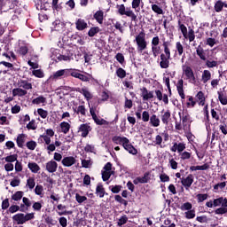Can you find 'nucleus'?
I'll use <instances>...</instances> for the list:
<instances>
[{
    "label": "nucleus",
    "mask_w": 227,
    "mask_h": 227,
    "mask_svg": "<svg viewBox=\"0 0 227 227\" xmlns=\"http://www.w3.org/2000/svg\"><path fill=\"white\" fill-rule=\"evenodd\" d=\"M204 122L206 127H210V114L208 112V105L204 106Z\"/></svg>",
    "instance_id": "nucleus-25"
},
{
    "label": "nucleus",
    "mask_w": 227,
    "mask_h": 227,
    "mask_svg": "<svg viewBox=\"0 0 227 227\" xmlns=\"http://www.w3.org/2000/svg\"><path fill=\"white\" fill-rule=\"evenodd\" d=\"M152 52L153 58H157L159 54H162V50L160 49V46H152Z\"/></svg>",
    "instance_id": "nucleus-47"
},
{
    "label": "nucleus",
    "mask_w": 227,
    "mask_h": 227,
    "mask_svg": "<svg viewBox=\"0 0 227 227\" xmlns=\"http://www.w3.org/2000/svg\"><path fill=\"white\" fill-rule=\"evenodd\" d=\"M35 194H37V196H41L42 198L43 196V186L36 185L35 189Z\"/></svg>",
    "instance_id": "nucleus-61"
},
{
    "label": "nucleus",
    "mask_w": 227,
    "mask_h": 227,
    "mask_svg": "<svg viewBox=\"0 0 227 227\" xmlns=\"http://www.w3.org/2000/svg\"><path fill=\"white\" fill-rule=\"evenodd\" d=\"M164 53L160 55V68H169V60L171 59V49H169V42L163 41L162 43Z\"/></svg>",
    "instance_id": "nucleus-1"
},
{
    "label": "nucleus",
    "mask_w": 227,
    "mask_h": 227,
    "mask_svg": "<svg viewBox=\"0 0 227 227\" xmlns=\"http://www.w3.org/2000/svg\"><path fill=\"white\" fill-rule=\"evenodd\" d=\"M70 123L67 122V121H62L60 123V129H61V132H63V134H68V132H70Z\"/></svg>",
    "instance_id": "nucleus-36"
},
{
    "label": "nucleus",
    "mask_w": 227,
    "mask_h": 227,
    "mask_svg": "<svg viewBox=\"0 0 227 227\" xmlns=\"http://www.w3.org/2000/svg\"><path fill=\"white\" fill-rule=\"evenodd\" d=\"M210 79H212V73H210L208 70H204L201 76V82L203 84H207Z\"/></svg>",
    "instance_id": "nucleus-27"
},
{
    "label": "nucleus",
    "mask_w": 227,
    "mask_h": 227,
    "mask_svg": "<svg viewBox=\"0 0 227 227\" xmlns=\"http://www.w3.org/2000/svg\"><path fill=\"white\" fill-rule=\"evenodd\" d=\"M183 72L191 84H196V76L194 75V71L190 66H183Z\"/></svg>",
    "instance_id": "nucleus-5"
},
{
    "label": "nucleus",
    "mask_w": 227,
    "mask_h": 227,
    "mask_svg": "<svg viewBox=\"0 0 227 227\" xmlns=\"http://www.w3.org/2000/svg\"><path fill=\"white\" fill-rule=\"evenodd\" d=\"M218 100L222 106H227V97L223 91H217Z\"/></svg>",
    "instance_id": "nucleus-33"
},
{
    "label": "nucleus",
    "mask_w": 227,
    "mask_h": 227,
    "mask_svg": "<svg viewBox=\"0 0 227 227\" xmlns=\"http://www.w3.org/2000/svg\"><path fill=\"white\" fill-rule=\"evenodd\" d=\"M22 201H23V204H20V212H24V208L26 207H27L26 210H27L29 207H31V200L28 198L23 197Z\"/></svg>",
    "instance_id": "nucleus-30"
},
{
    "label": "nucleus",
    "mask_w": 227,
    "mask_h": 227,
    "mask_svg": "<svg viewBox=\"0 0 227 227\" xmlns=\"http://www.w3.org/2000/svg\"><path fill=\"white\" fill-rule=\"evenodd\" d=\"M77 162V160L74 158V156H67L64 157L61 160L62 166L65 168H71V166H74Z\"/></svg>",
    "instance_id": "nucleus-8"
},
{
    "label": "nucleus",
    "mask_w": 227,
    "mask_h": 227,
    "mask_svg": "<svg viewBox=\"0 0 227 227\" xmlns=\"http://www.w3.org/2000/svg\"><path fill=\"white\" fill-rule=\"evenodd\" d=\"M113 143H129V138L121 136H114L112 138Z\"/></svg>",
    "instance_id": "nucleus-37"
},
{
    "label": "nucleus",
    "mask_w": 227,
    "mask_h": 227,
    "mask_svg": "<svg viewBox=\"0 0 227 227\" xmlns=\"http://www.w3.org/2000/svg\"><path fill=\"white\" fill-rule=\"evenodd\" d=\"M129 217L126 215H122L117 222V226L121 227L123 224H127Z\"/></svg>",
    "instance_id": "nucleus-50"
},
{
    "label": "nucleus",
    "mask_w": 227,
    "mask_h": 227,
    "mask_svg": "<svg viewBox=\"0 0 227 227\" xmlns=\"http://www.w3.org/2000/svg\"><path fill=\"white\" fill-rule=\"evenodd\" d=\"M37 114H39V116H41V118H43V120H45V118L49 116V112H47V110H44L43 108H38Z\"/></svg>",
    "instance_id": "nucleus-51"
},
{
    "label": "nucleus",
    "mask_w": 227,
    "mask_h": 227,
    "mask_svg": "<svg viewBox=\"0 0 227 227\" xmlns=\"http://www.w3.org/2000/svg\"><path fill=\"white\" fill-rule=\"evenodd\" d=\"M27 129L28 130H36V122L35 120H32L27 124Z\"/></svg>",
    "instance_id": "nucleus-60"
},
{
    "label": "nucleus",
    "mask_w": 227,
    "mask_h": 227,
    "mask_svg": "<svg viewBox=\"0 0 227 227\" xmlns=\"http://www.w3.org/2000/svg\"><path fill=\"white\" fill-rule=\"evenodd\" d=\"M96 194L99 196V198H104V196H106V189H104V185L102 184L97 185Z\"/></svg>",
    "instance_id": "nucleus-35"
},
{
    "label": "nucleus",
    "mask_w": 227,
    "mask_h": 227,
    "mask_svg": "<svg viewBox=\"0 0 227 227\" xmlns=\"http://www.w3.org/2000/svg\"><path fill=\"white\" fill-rule=\"evenodd\" d=\"M153 12H154V13H157V15H164V10H162V7L159 6L158 4H152L151 6Z\"/></svg>",
    "instance_id": "nucleus-41"
},
{
    "label": "nucleus",
    "mask_w": 227,
    "mask_h": 227,
    "mask_svg": "<svg viewBox=\"0 0 227 227\" xmlns=\"http://www.w3.org/2000/svg\"><path fill=\"white\" fill-rule=\"evenodd\" d=\"M75 27L77 31H84V29H88V22L84 19H78L75 21Z\"/></svg>",
    "instance_id": "nucleus-12"
},
{
    "label": "nucleus",
    "mask_w": 227,
    "mask_h": 227,
    "mask_svg": "<svg viewBox=\"0 0 227 227\" xmlns=\"http://www.w3.org/2000/svg\"><path fill=\"white\" fill-rule=\"evenodd\" d=\"M216 215H223V214H227V207H219L215 211Z\"/></svg>",
    "instance_id": "nucleus-64"
},
{
    "label": "nucleus",
    "mask_w": 227,
    "mask_h": 227,
    "mask_svg": "<svg viewBox=\"0 0 227 227\" xmlns=\"http://www.w3.org/2000/svg\"><path fill=\"white\" fill-rule=\"evenodd\" d=\"M176 90L179 97H181L182 100H185V93L184 92V80L180 79L176 83Z\"/></svg>",
    "instance_id": "nucleus-16"
},
{
    "label": "nucleus",
    "mask_w": 227,
    "mask_h": 227,
    "mask_svg": "<svg viewBox=\"0 0 227 227\" xmlns=\"http://www.w3.org/2000/svg\"><path fill=\"white\" fill-rule=\"evenodd\" d=\"M28 169H30L32 173H37L40 169V166H38V164L35 162L28 163Z\"/></svg>",
    "instance_id": "nucleus-48"
},
{
    "label": "nucleus",
    "mask_w": 227,
    "mask_h": 227,
    "mask_svg": "<svg viewBox=\"0 0 227 227\" xmlns=\"http://www.w3.org/2000/svg\"><path fill=\"white\" fill-rule=\"evenodd\" d=\"M51 137H54V130L48 129L45 133L41 136V139H43L44 143H51Z\"/></svg>",
    "instance_id": "nucleus-14"
},
{
    "label": "nucleus",
    "mask_w": 227,
    "mask_h": 227,
    "mask_svg": "<svg viewBox=\"0 0 227 227\" xmlns=\"http://www.w3.org/2000/svg\"><path fill=\"white\" fill-rule=\"evenodd\" d=\"M214 8L216 13H220V12L223 11V8H227V4H224L223 0H218L215 2Z\"/></svg>",
    "instance_id": "nucleus-24"
},
{
    "label": "nucleus",
    "mask_w": 227,
    "mask_h": 227,
    "mask_svg": "<svg viewBox=\"0 0 227 227\" xmlns=\"http://www.w3.org/2000/svg\"><path fill=\"white\" fill-rule=\"evenodd\" d=\"M148 174H145L142 177H137L133 180V184L137 185V184H148Z\"/></svg>",
    "instance_id": "nucleus-29"
},
{
    "label": "nucleus",
    "mask_w": 227,
    "mask_h": 227,
    "mask_svg": "<svg viewBox=\"0 0 227 227\" xmlns=\"http://www.w3.org/2000/svg\"><path fill=\"white\" fill-rule=\"evenodd\" d=\"M176 49L177 51L178 56H182V54H184V45H182V43L176 42Z\"/></svg>",
    "instance_id": "nucleus-53"
},
{
    "label": "nucleus",
    "mask_w": 227,
    "mask_h": 227,
    "mask_svg": "<svg viewBox=\"0 0 227 227\" xmlns=\"http://www.w3.org/2000/svg\"><path fill=\"white\" fill-rule=\"evenodd\" d=\"M51 8L53 12H56L57 13H59V12H63V5L62 4H51Z\"/></svg>",
    "instance_id": "nucleus-49"
},
{
    "label": "nucleus",
    "mask_w": 227,
    "mask_h": 227,
    "mask_svg": "<svg viewBox=\"0 0 227 227\" xmlns=\"http://www.w3.org/2000/svg\"><path fill=\"white\" fill-rule=\"evenodd\" d=\"M115 74L119 79H125V77H127V71H125V69L122 67L117 68Z\"/></svg>",
    "instance_id": "nucleus-42"
},
{
    "label": "nucleus",
    "mask_w": 227,
    "mask_h": 227,
    "mask_svg": "<svg viewBox=\"0 0 227 227\" xmlns=\"http://www.w3.org/2000/svg\"><path fill=\"white\" fill-rule=\"evenodd\" d=\"M196 98L199 100L200 106H205V93L203 91H199L196 95Z\"/></svg>",
    "instance_id": "nucleus-39"
},
{
    "label": "nucleus",
    "mask_w": 227,
    "mask_h": 227,
    "mask_svg": "<svg viewBox=\"0 0 227 227\" xmlns=\"http://www.w3.org/2000/svg\"><path fill=\"white\" fill-rule=\"evenodd\" d=\"M154 92L158 100H162L165 106H168L169 104V98H168V94L162 95V91L160 90H156Z\"/></svg>",
    "instance_id": "nucleus-13"
},
{
    "label": "nucleus",
    "mask_w": 227,
    "mask_h": 227,
    "mask_svg": "<svg viewBox=\"0 0 227 227\" xmlns=\"http://www.w3.org/2000/svg\"><path fill=\"white\" fill-rule=\"evenodd\" d=\"M136 42L137 45V51L140 52H143L145 49L148 46V43H146V34L145 33V30H142L137 36H136Z\"/></svg>",
    "instance_id": "nucleus-4"
},
{
    "label": "nucleus",
    "mask_w": 227,
    "mask_h": 227,
    "mask_svg": "<svg viewBox=\"0 0 227 227\" xmlns=\"http://www.w3.org/2000/svg\"><path fill=\"white\" fill-rule=\"evenodd\" d=\"M115 59L120 63L121 65H123L125 63V56H123L121 53H117L115 55Z\"/></svg>",
    "instance_id": "nucleus-59"
},
{
    "label": "nucleus",
    "mask_w": 227,
    "mask_h": 227,
    "mask_svg": "<svg viewBox=\"0 0 227 227\" xmlns=\"http://www.w3.org/2000/svg\"><path fill=\"white\" fill-rule=\"evenodd\" d=\"M93 18L98 24H104V11H97L93 15Z\"/></svg>",
    "instance_id": "nucleus-21"
},
{
    "label": "nucleus",
    "mask_w": 227,
    "mask_h": 227,
    "mask_svg": "<svg viewBox=\"0 0 227 227\" xmlns=\"http://www.w3.org/2000/svg\"><path fill=\"white\" fill-rule=\"evenodd\" d=\"M140 91H141L140 95L144 101H148V100L153 98V91L148 90V89H146V87L141 88Z\"/></svg>",
    "instance_id": "nucleus-7"
},
{
    "label": "nucleus",
    "mask_w": 227,
    "mask_h": 227,
    "mask_svg": "<svg viewBox=\"0 0 227 227\" xmlns=\"http://www.w3.org/2000/svg\"><path fill=\"white\" fill-rule=\"evenodd\" d=\"M28 51L29 49L27 48V46H21L18 50V54H20V56H26V54H27Z\"/></svg>",
    "instance_id": "nucleus-55"
},
{
    "label": "nucleus",
    "mask_w": 227,
    "mask_h": 227,
    "mask_svg": "<svg viewBox=\"0 0 227 227\" xmlns=\"http://www.w3.org/2000/svg\"><path fill=\"white\" fill-rule=\"evenodd\" d=\"M18 88H21V90L27 91V90H33V84L27 80L20 79L18 81Z\"/></svg>",
    "instance_id": "nucleus-11"
},
{
    "label": "nucleus",
    "mask_w": 227,
    "mask_h": 227,
    "mask_svg": "<svg viewBox=\"0 0 227 227\" xmlns=\"http://www.w3.org/2000/svg\"><path fill=\"white\" fill-rule=\"evenodd\" d=\"M26 95H27V90L20 87L12 90V97H26Z\"/></svg>",
    "instance_id": "nucleus-20"
},
{
    "label": "nucleus",
    "mask_w": 227,
    "mask_h": 227,
    "mask_svg": "<svg viewBox=\"0 0 227 227\" xmlns=\"http://www.w3.org/2000/svg\"><path fill=\"white\" fill-rule=\"evenodd\" d=\"M132 106H134L132 99H129V98L125 97L124 108L132 109Z\"/></svg>",
    "instance_id": "nucleus-57"
},
{
    "label": "nucleus",
    "mask_w": 227,
    "mask_h": 227,
    "mask_svg": "<svg viewBox=\"0 0 227 227\" xmlns=\"http://www.w3.org/2000/svg\"><path fill=\"white\" fill-rule=\"evenodd\" d=\"M90 130H91V127L87 123L81 124L79 127V131L82 132V137H86L90 134Z\"/></svg>",
    "instance_id": "nucleus-18"
},
{
    "label": "nucleus",
    "mask_w": 227,
    "mask_h": 227,
    "mask_svg": "<svg viewBox=\"0 0 227 227\" xmlns=\"http://www.w3.org/2000/svg\"><path fill=\"white\" fill-rule=\"evenodd\" d=\"M141 4H143V0H132L131 6L133 10H135L136 12H139L141 10V8L139 7L141 6Z\"/></svg>",
    "instance_id": "nucleus-40"
},
{
    "label": "nucleus",
    "mask_w": 227,
    "mask_h": 227,
    "mask_svg": "<svg viewBox=\"0 0 227 227\" xmlns=\"http://www.w3.org/2000/svg\"><path fill=\"white\" fill-rule=\"evenodd\" d=\"M63 69H60L51 75L47 81H58V79H63Z\"/></svg>",
    "instance_id": "nucleus-26"
},
{
    "label": "nucleus",
    "mask_w": 227,
    "mask_h": 227,
    "mask_svg": "<svg viewBox=\"0 0 227 227\" xmlns=\"http://www.w3.org/2000/svg\"><path fill=\"white\" fill-rule=\"evenodd\" d=\"M122 146L124 150H127V152H129V153H131L132 155H137V149L131 145L130 143H123Z\"/></svg>",
    "instance_id": "nucleus-22"
},
{
    "label": "nucleus",
    "mask_w": 227,
    "mask_h": 227,
    "mask_svg": "<svg viewBox=\"0 0 227 227\" xmlns=\"http://www.w3.org/2000/svg\"><path fill=\"white\" fill-rule=\"evenodd\" d=\"M118 13L121 15H129L130 9L127 8V11L125 10V4L117 5Z\"/></svg>",
    "instance_id": "nucleus-38"
},
{
    "label": "nucleus",
    "mask_w": 227,
    "mask_h": 227,
    "mask_svg": "<svg viewBox=\"0 0 227 227\" xmlns=\"http://www.w3.org/2000/svg\"><path fill=\"white\" fill-rule=\"evenodd\" d=\"M178 27L184 38H185L186 40L189 39L190 43L194 42L196 35L194 34V30L192 28L189 29V31L187 32V27H185V25H184L182 23V20H178Z\"/></svg>",
    "instance_id": "nucleus-3"
},
{
    "label": "nucleus",
    "mask_w": 227,
    "mask_h": 227,
    "mask_svg": "<svg viewBox=\"0 0 227 227\" xmlns=\"http://www.w3.org/2000/svg\"><path fill=\"white\" fill-rule=\"evenodd\" d=\"M23 197H24V192L18 191V192H16L12 196V200L13 201H20V200H22Z\"/></svg>",
    "instance_id": "nucleus-44"
},
{
    "label": "nucleus",
    "mask_w": 227,
    "mask_h": 227,
    "mask_svg": "<svg viewBox=\"0 0 227 227\" xmlns=\"http://www.w3.org/2000/svg\"><path fill=\"white\" fill-rule=\"evenodd\" d=\"M59 61H72L74 59V51L72 50L64 49L62 54L57 57Z\"/></svg>",
    "instance_id": "nucleus-6"
},
{
    "label": "nucleus",
    "mask_w": 227,
    "mask_h": 227,
    "mask_svg": "<svg viewBox=\"0 0 227 227\" xmlns=\"http://www.w3.org/2000/svg\"><path fill=\"white\" fill-rule=\"evenodd\" d=\"M47 102V98L43 96H39L32 100V104L35 106H40V104H45Z\"/></svg>",
    "instance_id": "nucleus-34"
},
{
    "label": "nucleus",
    "mask_w": 227,
    "mask_h": 227,
    "mask_svg": "<svg viewBox=\"0 0 227 227\" xmlns=\"http://www.w3.org/2000/svg\"><path fill=\"white\" fill-rule=\"evenodd\" d=\"M186 219H194L196 217V211L194 209H190L184 213Z\"/></svg>",
    "instance_id": "nucleus-52"
},
{
    "label": "nucleus",
    "mask_w": 227,
    "mask_h": 227,
    "mask_svg": "<svg viewBox=\"0 0 227 227\" xmlns=\"http://www.w3.org/2000/svg\"><path fill=\"white\" fill-rule=\"evenodd\" d=\"M76 114H82V116H86V107L84 106H79L77 109L74 108Z\"/></svg>",
    "instance_id": "nucleus-45"
},
{
    "label": "nucleus",
    "mask_w": 227,
    "mask_h": 227,
    "mask_svg": "<svg viewBox=\"0 0 227 227\" xmlns=\"http://www.w3.org/2000/svg\"><path fill=\"white\" fill-rule=\"evenodd\" d=\"M46 171L48 173H56L58 171V162L55 160H50L46 163Z\"/></svg>",
    "instance_id": "nucleus-15"
},
{
    "label": "nucleus",
    "mask_w": 227,
    "mask_h": 227,
    "mask_svg": "<svg viewBox=\"0 0 227 227\" xmlns=\"http://www.w3.org/2000/svg\"><path fill=\"white\" fill-rule=\"evenodd\" d=\"M181 210L183 211H185V210H192V204L191 202H186V203H184L181 207H180Z\"/></svg>",
    "instance_id": "nucleus-58"
},
{
    "label": "nucleus",
    "mask_w": 227,
    "mask_h": 227,
    "mask_svg": "<svg viewBox=\"0 0 227 227\" xmlns=\"http://www.w3.org/2000/svg\"><path fill=\"white\" fill-rule=\"evenodd\" d=\"M98 33H100V27H92L88 31V36H90V38H93V36H95V35H98Z\"/></svg>",
    "instance_id": "nucleus-43"
},
{
    "label": "nucleus",
    "mask_w": 227,
    "mask_h": 227,
    "mask_svg": "<svg viewBox=\"0 0 227 227\" xmlns=\"http://www.w3.org/2000/svg\"><path fill=\"white\" fill-rule=\"evenodd\" d=\"M27 138V135L26 134H20L17 137L16 143H26V139Z\"/></svg>",
    "instance_id": "nucleus-62"
},
{
    "label": "nucleus",
    "mask_w": 227,
    "mask_h": 227,
    "mask_svg": "<svg viewBox=\"0 0 227 227\" xmlns=\"http://www.w3.org/2000/svg\"><path fill=\"white\" fill-rule=\"evenodd\" d=\"M114 200H115V201H118V203L124 205V207H127V205H129V202L126 200H124L123 198H121V196H120V195H115Z\"/></svg>",
    "instance_id": "nucleus-56"
},
{
    "label": "nucleus",
    "mask_w": 227,
    "mask_h": 227,
    "mask_svg": "<svg viewBox=\"0 0 227 227\" xmlns=\"http://www.w3.org/2000/svg\"><path fill=\"white\" fill-rule=\"evenodd\" d=\"M74 91H77L78 93H81L82 95H83L84 98H86L87 101H90L91 100V98H93V94H91V92H90V90H88V88L86 87L76 88Z\"/></svg>",
    "instance_id": "nucleus-9"
},
{
    "label": "nucleus",
    "mask_w": 227,
    "mask_h": 227,
    "mask_svg": "<svg viewBox=\"0 0 227 227\" xmlns=\"http://www.w3.org/2000/svg\"><path fill=\"white\" fill-rule=\"evenodd\" d=\"M27 185L29 187V189H35V186L36 185L35 178L29 177L27 181Z\"/></svg>",
    "instance_id": "nucleus-63"
},
{
    "label": "nucleus",
    "mask_w": 227,
    "mask_h": 227,
    "mask_svg": "<svg viewBox=\"0 0 227 227\" xmlns=\"http://www.w3.org/2000/svg\"><path fill=\"white\" fill-rule=\"evenodd\" d=\"M169 120H171V112L168 110L161 115V121L164 125H168L169 123Z\"/></svg>",
    "instance_id": "nucleus-32"
},
{
    "label": "nucleus",
    "mask_w": 227,
    "mask_h": 227,
    "mask_svg": "<svg viewBox=\"0 0 227 227\" xmlns=\"http://www.w3.org/2000/svg\"><path fill=\"white\" fill-rule=\"evenodd\" d=\"M72 42H76V43H79L80 45H84V41H82V37L79 33H74L70 36Z\"/></svg>",
    "instance_id": "nucleus-28"
},
{
    "label": "nucleus",
    "mask_w": 227,
    "mask_h": 227,
    "mask_svg": "<svg viewBox=\"0 0 227 227\" xmlns=\"http://www.w3.org/2000/svg\"><path fill=\"white\" fill-rule=\"evenodd\" d=\"M149 121H150L149 123H150L151 127L155 128V127L160 126V119H159L156 114L151 115Z\"/></svg>",
    "instance_id": "nucleus-23"
},
{
    "label": "nucleus",
    "mask_w": 227,
    "mask_h": 227,
    "mask_svg": "<svg viewBox=\"0 0 227 227\" xmlns=\"http://www.w3.org/2000/svg\"><path fill=\"white\" fill-rule=\"evenodd\" d=\"M111 175H113V172L111 171H107V170H104L102 172V178L104 182H107V180H109L111 178Z\"/></svg>",
    "instance_id": "nucleus-54"
},
{
    "label": "nucleus",
    "mask_w": 227,
    "mask_h": 227,
    "mask_svg": "<svg viewBox=\"0 0 227 227\" xmlns=\"http://www.w3.org/2000/svg\"><path fill=\"white\" fill-rule=\"evenodd\" d=\"M32 74L33 75H35V77H37L38 79H43V77H45V74L42 69L33 70Z\"/></svg>",
    "instance_id": "nucleus-46"
},
{
    "label": "nucleus",
    "mask_w": 227,
    "mask_h": 227,
    "mask_svg": "<svg viewBox=\"0 0 227 227\" xmlns=\"http://www.w3.org/2000/svg\"><path fill=\"white\" fill-rule=\"evenodd\" d=\"M196 54L197 56H199L201 61H207V53L205 52V50L203 49V47H201V45H199L196 48Z\"/></svg>",
    "instance_id": "nucleus-19"
},
{
    "label": "nucleus",
    "mask_w": 227,
    "mask_h": 227,
    "mask_svg": "<svg viewBox=\"0 0 227 227\" xmlns=\"http://www.w3.org/2000/svg\"><path fill=\"white\" fill-rule=\"evenodd\" d=\"M208 168H210L208 163H205L202 166H192L190 168V169H191V171H207V169H208Z\"/></svg>",
    "instance_id": "nucleus-31"
},
{
    "label": "nucleus",
    "mask_w": 227,
    "mask_h": 227,
    "mask_svg": "<svg viewBox=\"0 0 227 227\" xmlns=\"http://www.w3.org/2000/svg\"><path fill=\"white\" fill-rule=\"evenodd\" d=\"M194 183V176L192 175H188L186 178H182L181 184L184 185V187L186 189V191H189V187L192 185Z\"/></svg>",
    "instance_id": "nucleus-10"
},
{
    "label": "nucleus",
    "mask_w": 227,
    "mask_h": 227,
    "mask_svg": "<svg viewBox=\"0 0 227 227\" xmlns=\"http://www.w3.org/2000/svg\"><path fill=\"white\" fill-rule=\"evenodd\" d=\"M35 217V213H18L12 216L13 223H16V224H25V223H27V221H31Z\"/></svg>",
    "instance_id": "nucleus-2"
},
{
    "label": "nucleus",
    "mask_w": 227,
    "mask_h": 227,
    "mask_svg": "<svg viewBox=\"0 0 227 227\" xmlns=\"http://www.w3.org/2000/svg\"><path fill=\"white\" fill-rule=\"evenodd\" d=\"M179 117L182 120L184 127H187L191 123V115L188 113H179Z\"/></svg>",
    "instance_id": "nucleus-17"
}]
</instances>
